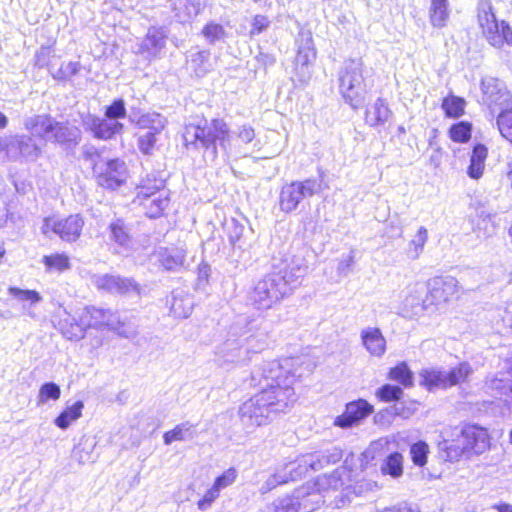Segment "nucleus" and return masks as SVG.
<instances>
[{
  "label": "nucleus",
  "instance_id": "nucleus-1",
  "mask_svg": "<svg viewBox=\"0 0 512 512\" xmlns=\"http://www.w3.org/2000/svg\"><path fill=\"white\" fill-rule=\"evenodd\" d=\"M299 359L265 361L255 368L250 382L259 393L243 402L238 409L239 420L247 433L267 425L271 415L285 412L296 402L294 384L301 377Z\"/></svg>",
  "mask_w": 512,
  "mask_h": 512
},
{
  "label": "nucleus",
  "instance_id": "nucleus-2",
  "mask_svg": "<svg viewBox=\"0 0 512 512\" xmlns=\"http://www.w3.org/2000/svg\"><path fill=\"white\" fill-rule=\"evenodd\" d=\"M183 139L187 148L202 149L204 157L211 161L217 158L218 148L228 158L248 155V152L241 151L236 143L231 144L230 128L223 119H213L211 122H205L203 126L186 125Z\"/></svg>",
  "mask_w": 512,
  "mask_h": 512
},
{
  "label": "nucleus",
  "instance_id": "nucleus-3",
  "mask_svg": "<svg viewBox=\"0 0 512 512\" xmlns=\"http://www.w3.org/2000/svg\"><path fill=\"white\" fill-rule=\"evenodd\" d=\"M341 459V452L337 448L326 451H317L302 455L293 462L285 464L271 475L265 484L264 492L289 481L297 480L309 470L318 471L330 463H336Z\"/></svg>",
  "mask_w": 512,
  "mask_h": 512
},
{
  "label": "nucleus",
  "instance_id": "nucleus-4",
  "mask_svg": "<svg viewBox=\"0 0 512 512\" xmlns=\"http://www.w3.org/2000/svg\"><path fill=\"white\" fill-rule=\"evenodd\" d=\"M24 126L33 136L39 137L44 141L59 144H76L80 140V130L76 126L58 122L46 114L27 118Z\"/></svg>",
  "mask_w": 512,
  "mask_h": 512
},
{
  "label": "nucleus",
  "instance_id": "nucleus-5",
  "mask_svg": "<svg viewBox=\"0 0 512 512\" xmlns=\"http://www.w3.org/2000/svg\"><path fill=\"white\" fill-rule=\"evenodd\" d=\"M339 91L345 102L353 109H359L366 95L363 77V63L360 60L346 61L339 72Z\"/></svg>",
  "mask_w": 512,
  "mask_h": 512
},
{
  "label": "nucleus",
  "instance_id": "nucleus-6",
  "mask_svg": "<svg viewBox=\"0 0 512 512\" xmlns=\"http://www.w3.org/2000/svg\"><path fill=\"white\" fill-rule=\"evenodd\" d=\"M280 280L271 273L257 281L250 294V301L255 309L269 310L289 296L285 284L280 283Z\"/></svg>",
  "mask_w": 512,
  "mask_h": 512
},
{
  "label": "nucleus",
  "instance_id": "nucleus-7",
  "mask_svg": "<svg viewBox=\"0 0 512 512\" xmlns=\"http://www.w3.org/2000/svg\"><path fill=\"white\" fill-rule=\"evenodd\" d=\"M478 22L487 41L495 47L512 45V29L505 22H498L490 3H481L478 9Z\"/></svg>",
  "mask_w": 512,
  "mask_h": 512
},
{
  "label": "nucleus",
  "instance_id": "nucleus-8",
  "mask_svg": "<svg viewBox=\"0 0 512 512\" xmlns=\"http://www.w3.org/2000/svg\"><path fill=\"white\" fill-rule=\"evenodd\" d=\"M430 305L426 285L414 282L403 291L399 311L403 317L416 319L423 316Z\"/></svg>",
  "mask_w": 512,
  "mask_h": 512
},
{
  "label": "nucleus",
  "instance_id": "nucleus-9",
  "mask_svg": "<svg viewBox=\"0 0 512 512\" xmlns=\"http://www.w3.org/2000/svg\"><path fill=\"white\" fill-rule=\"evenodd\" d=\"M320 183L315 179L294 181L282 187L280 192V209L285 213L294 211L300 202L320 191Z\"/></svg>",
  "mask_w": 512,
  "mask_h": 512
},
{
  "label": "nucleus",
  "instance_id": "nucleus-10",
  "mask_svg": "<svg viewBox=\"0 0 512 512\" xmlns=\"http://www.w3.org/2000/svg\"><path fill=\"white\" fill-rule=\"evenodd\" d=\"M83 323L86 328H108L116 331L123 337H130L134 331L127 330L121 322L119 315L111 310L98 309L95 307H85L82 309Z\"/></svg>",
  "mask_w": 512,
  "mask_h": 512
},
{
  "label": "nucleus",
  "instance_id": "nucleus-11",
  "mask_svg": "<svg viewBox=\"0 0 512 512\" xmlns=\"http://www.w3.org/2000/svg\"><path fill=\"white\" fill-rule=\"evenodd\" d=\"M83 226L84 220L81 215L73 214L66 218L47 217L41 229L45 235L52 232L66 242H75L80 237Z\"/></svg>",
  "mask_w": 512,
  "mask_h": 512
},
{
  "label": "nucleus",
  "instance_id": "nucleus-12",
  "mask_svg": "<svg viewBox=\"0 0 512 512\" xmlns=\"http://www.w3.org/2000/svg\"><path fill=\"white\" fill-rule=\"evenodd\" d=\"M0 150L5 151L11 159L24 158L30 161L37 160L42 153V148L26 135L0 138Z\"/></svg>",
  "mask_w": 512,
  "mask_h": 512
},
{
  "label": "nucleus",
  "instance_id": "nucleus-13",
  "mask_svg": "<svg viewBox=\"0 0 512 512\" xmlns=\"http://www.w3.org/2000/svg\"><path fill=\"white\" fill-rule=\"evenodd\" d=\"M255 337L250 336L245 340V343L236 340H227L220 351V361L224 365H239L247 362L250 359V353L258 352L264 349L265 342L254 345Z\"/></svg>",
  "mask_w": 512,
  "mask_h": 512
},
{
  "label": "nucleus",
  "instance_id": "nucleus-14",
  "mask_svg": "<svg viewBox=\"0 0 512 512\" xmlns=\"http://www.w3.org/2000/svg\"><path fill=\"white\" fill-rule=\"evenodd\" d=\"M486 389L495 398L512 403V359H505L501 370L487 378Z\"/></svg>",
  "mask_w": 512,
  "mask_h": 512
},
{
  "label": "nucleus",
  "instance_id": "nucleus-15",
  "mask_svg": "<svg viewBox=\"0 0 512 512\" xmlns=\"http://www.w3.org/2000/svg\"><path fill=\"white\" fill-rule=\"evenodd\" d=\"M94 173L100 186L107 189H116L125 182L127 168L123 161L112 159L95 163Z\"/></svg>",
  "mask_w": 512,
  "mask_h": 512
},
{
  "label": "nucleus",
  "instance_id": "nucleus-16",
  "mask_svg": "<svg viewBox=\"0 0 512 512\" xmlns=\"http://www.w3.org/2000/svg\"><path fill=\"white\" fill-rule=\"evenodd\" d=\"M483 99L494 110L495 107L504 110H512V96L502 81L493 77H486L481 83Z\"/></svg>",
  "mask_w": 512,
  "mask_h": 512
},
{
  "label": "nucleus",
  "instance_id": "nucleus-17",
  "mask_svg": "<svg viewBox=\"0 0 512 512\" xmlns=\"http://www.w3.org/2000/svg\"><path fill=\"white\" fill-rule=\"evenodd\" d=\"M439 449L445 461L458 462L463 456L469 457L462 428L453 427L445 430Z\"/></svg>",
  "mask_w": 512,
  "mask_h": 512
},
{
  "label": "nucleus",
  "instance_id": "nucleus-18",
  "mask_svg": "<svg viewBox=\"0 0 512 512\" xmlns=\"http://www.w3.org/2000/svg\"><path fill=\"white\" fill-rule=\"evenodd\" d=\"M53 323L61 334L69 340H80L85 335L86 326L83 323L82 312L76 319L65 307L60 306L55 312Z\"/></svg>",
  "mask_w": 512,
  "mask_h": 512
},
{
  "label": "nucleus",
  "instance_id": "nucleus-19",
  "mask_svg": "<svg viewBox=\"0 0 512 512\" xmlns=\"http://www.w3.org/2000/svg\"><path fill=\"white\" fill-rule=\"evenodd\" d=\"M91 282L98 289L110 293L122 295L140 294L138 284L129 278L109 274H94L91 277Z\"/></svg>",
  "mask_w": 512,
  "mask_h": 512
},
{
  "label": "nucleus",
  "instance_id": "nucleus-20",
  "mask_svg": "<svg viewBox=\"0 0 512 512\" xmlns=\"http://www.w3.org/2000/svg\"><path fill=\"white\" fill-rule=\"evenodd\" d=\"M459 291V283L452 276L435 277L428 283L427 293L430 304L448 302Z\"/></svg>",
  "mask_w": 512,
  "mask_h": 512
},
{
  "label": "nucleus",
  "instance_id": "nucleus-21",
  "mask_svg": "<svg viewBox=\"0 0 512 512\" xmlns=\"http://www.w3.org/2000/svg\"><path fill=\"white\" fill-rule=\"evenodd\" d=\"M373 412V406L364 399L349 402L345 412L337 416L334 425L341 428H350L357 425L361 420Z\"/></svg>",
  "mask_w": 512,
  "mask_h": 512
},
{
  "label": "nucleus",
  "instance_id": "nucleus-22",
  "mask_svg": "<svg viewBox=\"0 0 512 512\" xmlns=\"http://www.w3.org/2000/svg\"><path fill=\"white\" fill-rule=\"evenodd\" d=\"M84 127L90 131L95 138L108 140L123 130V125L114 119L99 118L88 115L83 120Z\"/></svg>",
  "mask_w": 512,
  "mask_h": 512
},
{
  "label": "nucleus",
  "instance_id": "nucleus-23",
  "mask_svg": "<svg viewBox=\"0 0 512 512\" xmlns=\"http://www.w3.org/2000/svg\"><path fill=\"white\" fill-rule=\"evenodd\" d=\"M307 272V266L301 258H293L285 265L283 269L273 273L276 278H280V283L285 284L287 293L290 296L300 285L301 279Z\"/></svg>",
  "mask_w": 512,
  "mask_h": 512
},
{
  "label": "nucleus",
  "instance_id": "nucleus-24",
  "mask_svg": "<svg viewBox=\"0 0 512 512\" xmlns=\"http://www.w3.org/2000/svg\"><path fill=\"white\" fill-rule=\"evenodd\" d=\"M296 42L297 55L295 65L297 69L302 71L303 75H306L309 73V66L312 65L316 59V50L311 32H301Z\"/></svg>",
  "mask_w": 512,
  "mask_h": 512
},
{
  "label": "nucleus",
  "instance_id": "nucleus-25",
  "mask_svg": "<svg viewBox=\"0 0 512 512\" xmlns=\"http://www.w3.org/2000/svg\"><path fill=\"white\" fill-rule=\"evenodd\" d=\"M461 428L469 457L472 454L480 455L489 448L490 439L486 429L477 425H465Z\"/></svg>",
  "mask_w": 512,
  "mask_h": 512
},
{
  "label": "nucleus",
  "instance_id": "nucleus-26",
  "mask_svg": "<svg viewBox=\"0 0 512 512\" xmlns=\"http://www.w3.org/2000/svg\"><path fill=\"white\" fill-rule=\"evenodd\" d=\"M306 496H312L314 498V503H318L320 501V497L318 493H309L305 491V488L298 490L296 495L292 498H285L279 501L276 506V512H310L314 509V507H309L307 505L308 499Z\"/></svg>",
  "mask_w": 512,
  "mask_h": 512
},
{
  "label": "nucleus",
  "instance_id": "nucleus-27",
  "mask_svg": "<svg viewBox=\"0 0 512 512\" xmlns=\"http://www.w3.org/2000/svg\"><path fill=\"white\" fill-rule=\"evenodd\" d=\"M361 342L373 357L381 358L386 352V339L377 327H366L360 333Z\"/></svg>",
  "mask_w": 512,
  "mask_h": 512
},
{
  "label": "nucleus",
  "instance_id": "nucleus-28",
  "mask_svg": "<svg viewBox=\"0 0 512 512\" xmlns=\"http://www.w3.org/2000/svg\"><path fill=\"white\" fill-rule=\"evenodd\" d=\"M154 256L161 266L168 271L182 267L185 262L186 252L181 248H159Z\"/></svg>",
  "mask_w": 512,
  "mask_h": 512
},
{
  "label": "nucleus",
  "instance_id": "nucleus-29",
  "mask_svg": "<svg viewBox=\"0 0 512 512\" xmlns=\"http://www.w3.org/2000/svg\"><path fill=\"white\" fill-rule=\"evenodd\" d=\"M392 116L388 103L383 98H378L370 105L365 113V121L371 127L384 125Z\"/></svg>",
  "mask_w": 512,
  "mask_h": 512
},
{
  "label": "nucleus",
  "instance_id": "nucleus-30",
  "mask_svg": "<svg viewBox=\"0 0 512 512\" xmlns=\"http://www.w3.org/2000/svg\"><path fill=\"white\" fill-rule=\"evenodd\" d=\"M166 32L163 28L151 27L143 39L140 50L148 56L156 57L165 46Z\"/></svg>",
  "mask_w": 512,
  "mask_h": 512
},
{
  "label": "nucleus",
  "instance_id": "nucleus-31",
  "mask_svg": "<svg viewBox=\"0 0 512 512\" xmlns=\"http://www.w3.org/2000/svg\"><path fill=\"white\" fill-rule=\"evenodd\" d=\"M130 121L135 123L140 129L148 130L147 132H161L165 125L166 119L156 112H148L139 115L136 112H131L129 115Z\"/></svg>",
  "mask_w": 512,
  "mask_h": 512
},
{
  "label": "nucleus",
  "instance_id": "nucleus-32",
  "mask_svg": "<svg viewBox=\"0 0 512 512\" xmlns=\"http://www.w3.org/2000/svg\"><path fill=\"white\" fill-rule=\"evenodd\" d=\"M138 202L143 206L145 209V214L149 218H158L163 214L164 210L169 205V192L162 191L156 196L138 200Z\"/></svg>",
  "mask_w": 512,
  "mask_h": 512
},
{
  "label": "nucleus",
  "instance_id": "nucleus-33",
  "mask_svg": "<svg viewBox=\"0 0 512 512\" xmlns=\"http://www.w3.org/2000/svg\"><path fill=\"white\" fill-rule=\"evenodd\" d=\"M488 150L482 144H477L471 153L470 164L467 168V174L470 178L478 180L482 177L485 170V161Z\"/></svg>",
  "mask_w": 512,
  "mask_h": 512
},
{
  "label": "nucleus",
  "instance_id": "nucleus-34",
  "mask_svg": "<svg viewBox=\"0 0 512 512\" xmlns=\"http://www.w3.org/2000/svg\"><path fill=\"white\" fill-rule=\"evenodd\" d=\"M421 384L428 390L449 388L448 375L446 370L428 369L420 373Z\"/></svg>",
  "mask_w": 512,
  "mask_h": 512
},
{
  "label": "nucleus",
  "instance_id": "nucleus-35",
  "mask_svg": "<svg viewBox=\"0 0 512 512\" xmlns=\"http://www.w3.org/2000/svg\"><path fill=\"white\" fill-rule=\"evenodd\" d=\"M8 291L15 300L22 304L23 310H25L29 316L35 317V314L32 312L31 308L33 305L39 303L42 300L41 295L37 291L24 290L16 287H10Z\"/></svg>",
  "mask_w": 512,
  "mask_h": 512
},
{
  "label": "nucleus",
  "instance_id": "nucleus-36",
  "mask_svg": "<svg viewBox=\"0 0 512 512\" xmlns=\"http://www.w3.org/2000/svg\"><path fill=\"white\" fill-rule=\"evenodd\" d=\"M427 241L428 230L424 226H420L415 235L407 244V247L405 249V254L407 258L410 260L419 259L424 251V247Z\"/></svg>",
  "mask_w": 512,
  "mask_h": 512
},
{
  "label": "nucleus",
  "instance_id": "nucleus-37",
  "mask_svg": "<svg viewBox=\"0 0 512 512\" xmlns=\"http://www.w3.org/2000/svg\"><path fill=\"white\" fill-rule=\"evenodd\" d=\"M195 436L194 426L189 422H183L176 425L172 430L163 435L165 445H170L175 441H189Z\"/></svg>",
  "mask_w": 512,
  "mask_h": 512
},
{
  "label": "nucleus",
  "instance_id": "nucleus-38",
  "mask_svg": "<svg viewBox=\"0 0 512 512\" xmlns=\"http://www.w3.org/2000/svg\"><path fill=\"white\" fill-rule=\"evenodd\" d=\"M162 191H168L165 189V181L161 178L148 176L138 188L136 200L151 198Z\"/></svg>",
  "mask_w": 512,
  "mask_h": 512
},
{
  "label": "nucleus",
  "instance_id": "nucleus-39",
  "mask_svg": "<svg viewBox=\"0 0 512 512\" xmlns=\"http://www.w3.org/2000/svg\"><path fill=\"white\" fill-rule=\"evenodd\" d=\"M194 301L189 295L174 294L170 311L174 317L179 319L188 318L193 310Z\"/></svg>",
  "mask_w": 512,
  "mask_h": 512
},
{
  "label": "nucleus",
  "instance_id": "nucleus-40",
  "mask_svg": "<svg viewBox=\"0 0 512 512\" xmlns=\"http://www.w3.org/2000/svg\"><path fill=\"white\" fill-rule=\"evenodd\" d=\"M83 402L77 401L73 405L67 407L56 419L55 425L60 429H67L71 423L75 422L82 415Z\"/></svg>",
  "mask_w": 512,
  "mask_h": 512
},
{
  "label": "nucleus",
  "instance_id": "nucleus-41",
  "mask_svg": "<svg viewBox=\"0 0 512 512\" xmlns=\"http://www.w3.org/2000/svg\"><path fill=\"white\" fill-rule=\"evenodd\" d=\"M496 226L491 214L481 212L473 224V232L478 238H488L495 233Z\"/></svg>",
  "mask_w": 512,
  "mask_h": 512
},
{
  "label": "nucleus",
  "instance_id": "nucleus-42",
  "mask_svg": "<svg viewBox=\"0 0 512 512\" xmlns=\"http://www.w3.org/2000/svg\"><path fill=\"white\" fill-rule=\"evenodd\" d=\"M96 442L90 438H84L74 448L73 457L79 464H86L95 461L94 449Z\"/></svg>",
  "mask_w": 512,
  "mask_h": 512
},
{
  "label": "nucleus",
  "instance_id": "nucleus-43",
  "mask_svg": "<svg viewBox=\"0 0 512 512\" xmlns=\"http://www.w3.org/2000/svg\"><path fill=\"white\" fill-rule=\"evenodd\" d=\"M110 238L116 244L123 248H129L131 244V237L128 229L121 219H117L110 223Z\"/></svg>",
  "mask_w": 512,
  "mask_h": 512
},
{
  "label": "nucleus",
  "instance_id": "nucleus-44",
  "mask_svg": "<svg viewBox=\"0 0 512 512\" xmlns=\"http://www.w3.org/2000/svg\"><path fill=\"white\" fill-rule=\"evenodd\" d=\"M42 262L48 271L63 272L70 269L69 257L64 253L46 255Z\"/></svg>",
  "mask_w": 512,
  "mask_h": 512
},
{
  "label": "nucleus",
  "instance_id": "nucleus-45",
  "mask_svg": "<svg viewBox=\"0 0 512 512\" xmlns=\"http://www.w3.org/2000/svg\"><path fill=\"white\" fill-rule=\"evenodd\" d=\"M465 100L456 96H449L444 98L442 108L446 116L451 118H458L464 114Z\"/></svg>",
  "mask_w": 512,
  "mask_h": 512
},
{
  "label": "nucleus",
  "instance_id": "nucleus-46",
  "mask_svg": "<svg viewBox=\"0 0 512 512\" xmlns=\"http://www.w3.org/2000/svg\"><path fill=\"white\" fill-rule=\"evenodd\" d=\"M473 373L469 363H460L457 367L447 371L449 387L465 382Z\"/></svg>",
  "mask_w": 512,
  "mask_h": 512
},
{
  "label": "nucleus",
  "instance_id": "nucleus-47",
  "mask_svg": "<svg viewBox=\"0 0 512 512\" xmlns=\"http://www.w3.org/2000/svg\"><path fill=\"white\" fill-rule=\"evenodd\" d=\"M382 472L394 478L400 477L403 473L402 455L397 452L389 455L382 466Z\"/></svg>",
  "mask_w": 512,
  "mask_h": 512
},
{
  "label": "nucleus",
  "instance_id": "nucleus-48",
  "mask_svg": "<svg viewBox=\"0 0 512 512\" xmlns=\"http://www.w3.org/2000/svg\"><path fill=\"white\" fill-rule=\"evenodd\" d=\"M61 390L60 387L53 382H48L43 384L37 396V404L42 405L45 404L49 400L56 401L60 398Z\"/></svg>",
  "mask_w": 512,
  "mask_h": 512
},
{
  "label": "nucleus",
  "instance_id": "nucleus-49",
  "mask_svg": "<svg viewBox=\"0 0 512 512\" xmlns=\"http://www.w3.org/2000/svg\"><path fill=\"white\" fill-rule=\"evenodd\" d=\"M390 379L399 382L405 387L412 385L413 374L406 363H400L389 372Z\"/></svg>",
  "mask_w": 512,
  "mask_h": 512
},
{
  "label": "nucleus",
  "instance_id": "nucleus-50",
  "mask_svg": "<svg viewBox=\"0 0 512 512\" xmlns=\"http://www.w3.org/2000/svg\"><path fill=\"white\" fill-rule=\"evenodd\" d=\"M430 22L433 27L442 28L449 18L448 6L431 5L429 10Z\"/></svg>",
  "mask_w": 512,
  "mask_h": 512
},
{
  "label": "nucleus",
  "instance_id": "nucleus-51",
  "mask_svg": "<svg viewBox=\"0 0 512 512\" xmlns=\"http://www.w3.org/2000/svg\"><path fill=\"white\" fill-rule=\"evenodd\" d=\"M501 135L512 144V110L501 111L497 117Z\"/></svg>",
  "mask_w": 512,
  "mask_h": 512
},
{
  "label": "nucleus",
  "instance_id": "nucleus-52",
  "mask_svg": "<svg viewBox=\"0 0 512 512\" xmlns=\"http://www.w3.org/2000/svg\"><path fill=\"white\" fill-rule=\"evenodd\" d=\"M449 135L454 142H467L471 137V125L467 122L454 124L449 130Z\"/></svg>",
  "mask_w": 512,
  "mask_h": 512
},
{
  "label": "nucleus",
  "instance_id": "nucleus-53",
  "mask_svg": "<svg viewBox=\"0 0 512 512\" xmlns=\"http://www.w3.org/2000/svg\"><path fill=\"white\" fill-rule=\"evenodd\" d=\"M428 453L429 446L423 441L414 443L410 447V455L415 465L424 466L427 462Z\"/></svg>",
  "mask_w": 512,
  "mask_h": 512
},
{
  "label": "nucleus",
  "instance_id": "nucleus-54",
  "mask_svg": "<svg viewBox=\"0 0 512 512\" xmlns=\"http://www.w3.org/2000/svg\"><path fill=\"white\" fill-rule=\"evenodd\" d=\"M237 476L238 473L235 468H228L214 480L212 486L221 493L222 490L234 484Z\"/></svg>",
  "mask_w": 512,
  "mask_h": 512
},
{
  "label": "nucleus",
  "instance_id": "nucleus-55",
  "mask_svg": "<svg viewBox=\"0 0 512 512\" xmlns=\"http://www.w3.org/2000/svg\"><path fill=\"white\" fill-rule=\"evenodd\" d=\"M342 472H344V469H337L331 475L320 478L316 484L318 486V490L325 488L326 486L334 490L341 488L343 486V482L341 480Z\"/></svg>",
  "mask_w": 512,
  "mask_h": 512
},
{
  "label": "nucleus",
  "instance_id": "nucleus-56",
  "mask_svg": "<svg viewBox=\"0 0 512 512\" xmlns=\"http://www.w3.org/2000/svg\"><path fill=\"white\" fill-rule=\"evenodd\" d=\"M403 395V390L394 385L386 384L377 391V396L385 402L399 400Z\"/></svg>",
  "mask_w": 512,
  "mask_h": 512
},
{
  "label": "nucleus",
  "instance_id": "nucleus-57",
  "mask_svg": "<svg viewBox=\"0 0 512 512\" xmlns=\"http://www.w3.org/2000/svg\"><path fill=\"white\" fill-rule=\"evenodd\" d=\"M159 132H145L138 137V148L146 155H150L156 143V135Z\"/></svg>",
  "mask_w": 512,
  "mask_h": 512
},
{
  "label": "nucleus",
  "instance_id": "nucleus-58",
  "mask_svg": "<svg viewBox=\"0 0 512 512\" xmlns=\"http://www.w3.org/2000/svg\"><path fill=\"white\" fill-rule=\"evenodd\" d=\"M202 33L209 43H214L224 37L225 30L220 24L211 22L203 28Z\"/></svg>",
  "mask_w": 512,
  "mask_h": 512
},
{
  "label": "nucleus",
  "instance_id": "nucleus-59",
  "mask_svg": "<svg viewBox=\"0 0 512 512\" xmlns=\"http://www.w3.org/2000/svg\"><path fill=\"white\" fill-rule=\"evenodd\" d=\"M126 116V107L123 99H117L113 101L111 105L106 107L105 117L108 119H114L118 121V119H123Z\"/></svg>",
  "mask_w": 512,
  "mask_h": 512
},
{
  "label": "nucleus",
  "instance_id": "nucleus-60",
  "mask_svg": "<svg viewBox=\"0 0 512 512\" xmlns=\"http://www.w3.org/2000/svg\"><path fill=\"white\" fill-rule=\"evenodd\" d=\"M220 497V492L211 486L203 495L201 499L197 501V508L200 511H207L213 505V503Z\"/></svg>",
  "mask_w": 512,
  "mask_h": 512
},
{
  "label": "nucleus",
  "instance_id": "nucleus-61",
  "mask_svg": "<svg viewBox=\"0 0 512 512\" xmlns=\"http://www.w3.org/2000/svg\"><path fill=\"white\" fill-rule=\"evenodd\" d=\"M497 317H500L503 327L512 329V302H508L504 308L498 309Z\"/></svg>",
  "mask_w": 512,
  "mask_h": 512
},
{
  "label": "nucleus",
  "instance_id": "nucleus-62",
  "mask_svg": "<svg viewBox=\"0 0 512 512\" xmlns=\"http://www.w3.org/2000/svg\"><path fill=\"white\" fill-rule=\"evenodd\" d=\"M81 69V65L79 62H67L61 65L59 69V73L64 78H71L76 75Z\"/></svg>",
  "mask_w": 512,
  "mask_h": 512
},
{
  "label": "nucleus",
  "instance_id": "nucleus-63",
  "mask_svg": "<svg viewBox=\"0 0 512 512\" xmlns=\"http://www.w3.org/2000/svg\"><path fill=\"white\" fill-rule=\"evenodd\" d=\"M269 20L266 16H263V15H256L253 19V22H252V30H251V33L252 34H259L261 32H263L264 30H266L269 26Z\"/></svg>",
  "mask_w": 512,
  "mask_h": 512
},
{
  "label": "nucleus",
  "instance_id": "nucleus-64",
  "mask_svg": "<svg viewBox=\"0 0 512 512\" xmlns=\"http://www.w3.org/2000/svg\"><path fill=\"white\" fill-rule=\"evenodd\" d=\"M83 157L84 159L90 161L93 166L95 163L104 162L101 159V155L98 150L93 146L85 145L83 147Z\"/></svg>",
  "mask_w": 512,
  "mask_h": 512
}]
</instances>
